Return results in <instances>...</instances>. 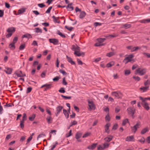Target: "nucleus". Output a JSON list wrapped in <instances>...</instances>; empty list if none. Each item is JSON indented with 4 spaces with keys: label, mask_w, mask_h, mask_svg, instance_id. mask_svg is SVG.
<instances>
[{
    "label": "nucleus",
    "mask_w": 150,
    "mask_h": 150,
    "mask_svg": "<svg viewBox=\"0 0 150 150\" xmlns=\"http://www.w3.org/2000/svg\"><path fill=\"white\" fill-rule=\"evenodd\" d=\"M111 94L113 96L116 98H120L122 97V93L119 91L112 92Z\"/></svg>",
    "instance_id": "nucleus-1"
},
{
    "label": "nucleus",
    "mask_w": 150,
    "mask_h": 150,
    "mask_svg": "<svg viewBox=\"0 0 150 150\" xmlns=\"http://www.w3.org/2000/svg\"><path fill=\"white\" fill-rule=\"evenodd\" d=\"M136 71L137 74L140 76H142L146 72V69L145 68L141 69L140 68H138Z\"/></svg>",
    "instance_id": "nucleus-2"
},
{
    "label": "nucleus",
    "mask_w": 150,
    "mask_h": 150,
    "mask_svg": "<svg viewBox=\"0 0 150 150\" xmlns=\"http://www.w3.org/2000/svg\"><path fill=\"white\" fill-rule=\"evenodd\" d=\"M134 57V56L132 54H131L128 55L123 60V62L125 63V64H126L128 62L133 60L132 59Z\"/></svg>",
    "instance_id": "nucleus-3"
},
{
    "label": "nucleus",
    "mask_w": 150,
    "mask_h": 150,
    "mask_svg": "<svg viewBox=\"0 0 150 150\" xmlns=\"http://www.w3.org/2000/svg\"><path fill=\"white\" fill-rule=\"evenodd\" d=\"M140 125V122H137L133 126L131 127V128L132 132L134 133H135L137 129L139 127Z\"/></svg>",
    "instance_id": "nucleus-4"
},
{
    "label": "nucleus",
    "mask_w": 150,
    "mask_h": 150,
    "mask_svg": "<svg viewBox=\"0 0 150 150\" xmlns=\"http://www.w3.org/2000/svg\"><path fill=\"white\" fill-rule=\"evenodd\" d=\"M127 110L129 114L130 115L132 116H133L135 111V109L134 108H128Z\"/></svg>",
    "instance_id": "nucleus-5"
},
{
    "label": "nucleus",
    "mask_w": 150,
    "mask_h": 150,
    "mask_svg": "<svg viewBox=\"0 0 150 150\" xmlns=\"http://www.w3.org/2000/svg\"><path fill=\"white\" fill-rule=\"evenodd\" d=\"M142 101L141 104L143 107L146 110H149L150 109L149 104L146 102H145L144 100Z\"/></svg>",
    "instance_id": "nucleus-6"
},
{
    "label": "nucleus",
    "mask_w": 150,
    "mask_h": 150,
    "mask_svg": "<svg viewBox=\"0 0 150 150\" xmlns=\"http://www.w3.org/2000/svg\"><path fill=\"white\" fill-rule=\"evenodd\" d=\"M88 105L90 109L95 110V106L92 101H88Z\"/></svg>",
    "instance_id": "nucleus-7"
},
{
    "label": "nucleus",
    "mask_w": 150,
    "mask_h": 150,
    "mask_svg": "<svg viewBox=\"0 0 150 150\" xmlns=\"http://www.w3.org/2000/svg\"><path fill=\"white\" fill-rule=\"evenodd\" d=\"M49 41L50 43H52L54 45H57L58 42V40L55 39H49Z\"/></svg>",
    "instance_id": "nucleus-8"
},
{
    "label": "nucleus",
    "mask_w": 150,
    "mask_h": 150,
    "mask_svg": "<svg viewBox=\"0 0 150 150\" xmlns=\"http://www.w3.org/2000/svg\"><path fill=\"white\" fill-rule=\"evenodd\" d=\"M63 107L61 106H57L56 108V111L57 112V114H56V116H57L58 115L59 113L61 111Z\"/></svg>",
    "instance_id": "nucleus-9"
},
{
    "label": "nucleus",
    "mask_w": 150,
    "mask_h": 150,
    "mask_svg": "<svg viewBox=\"0 0 150 150\" xmlns=\"http://www.w3.org/2000/svg\"><path fill=\"white\" fill-rule=\"evenodd\" d=\"M26 8H22L18 10L17 14L16 15H19L22 14L25 12Z\"/></svg>",
    "instance_id": "nucleus-10"
},
{
    "label": "nucleus",
    "mask_w": 150,
    "mask_h": 150,
    "mask_svg": "<svg viewBox=\"0 0 150 150\" xmlns=\"http://www.w3.org/2000/svg\"><path fill=\"white\" fill-rule=\"evenodd\" d=\"M110 124L108 123H107L105 126V131L108 134H109L110 133V131L108 129L109 127L110 126Z\"/></svg>",
    "instance_id": "nucleus-11"
},
{
    "label": "nucleus",
    "mask_w": 150,
    "mask_h": 150,
    "mask_svg": "<svg viewBox=\"0 0 150 150\" xmlns=\"http://www.w3.org/2000/svg\"><path fill=\"white\" fill-rule=\"evenodd\" d=\"M72 3L68 4V5L66 6V8L68 11H71L73 10L74 8L72 6Z\"/></svg>",
    "instance_id": "nucleus-12"
},
{
    "label": "nucleus",
    "mask_w": 150,
    "mask_h": 150,
    "mask_svg": "<svg viewBox=\"0 0 150 150\" xmlns=\"http://www.w3.org/2000/svg\"><path fill=\"white\" fill-rule=\"evenodd\" d=\"M46 119L47 122L48 124L52 123L53 121V119L50 116H47Z\"/></svg>",
    "instance_id": "nucleus-13"
},
{
    "label": "nucleus",
    "mask_w": 150,
    "mask_h": 150,
    "mask_svg": "<svg viewBox=\"0 0 150 150\" xmlns=\"http://www.w3.org/2000/svg\"><path fill=\"white\" fill-rule=\"evenodd\" d=\"M15 31V28L13 27L8 28L6 30L7 32L8 33H12V34Z\"/></svg>",
    "instance_id": "nucleus-14"
},
{
    "label": "nucleus",
    "mask_w": 150,
    "mask_h": 150,
    "mask_svg": "<svg viewBox=\"0 0 150 150\" xmlns=\"http://www.w3.org/2000/svg\"><path fill=\"white\" fill-rule=\"evenodd\" d=\"M6 70H4V71L8 74H11L12 72V69L11 68L8 67L6 68Z\"/></svg>",
    "instance_id": "nucleus-15"
},
{
    "label": "nucleus",
    "mask_w": 150,
    "mask_h": 150,
    "mask_svg": "<svg viewBox=\"0 0 150 150\" xmlns=\"http://www.w3.org/2000/svg\"><path fill=\"white\" fill-rule=\"evenodd\" d=\"M112 138L113 136L110 135L108 136L107 137L105 138L104 139L106 142H110L112 139Z\"/></svg>",
    "instance_id": "nucleus-16"
},
{
    "label": "nucleus",
    "mask_w": 150,
    "mask_h": 150,
    "mask_svg": "<svg viewBox=\"0 0 150 150\" xmlns=\"http://www.w3.org/2000/svg\"><path fill=\"white\" fill-rule=\"evenodd\" d=\"M74 54L78 56H80L82 55H84V53L83 52H80V50L75 51Z\"/></svg>",
    "instance_id": "nucleus-17"
},
{
    "label": "nucleus",
    "mask_w": 150,
    "mask_h": 150,
    "mask_svg": "<svg viewBox=\"0 0 150 150\" xmlns=\"http://www.w3.org/2000/svg\"><path fill=\"white\" fill-rule=\"evenodd\" d=\"M97 144H93L91 145L88 146L87 148L88 149L93 150L96 148Z\"/></svg>",
    "instance_id": "nucleus-18"
},
{
    "label": "nucleus",
    "mask_w": 150,
    "mask_h": 150,
    "mask_svg": "<svg viewBox=\"0 0 150 150\" xmlns=\"http://www.w3.org/2000/svg\"><path fill=\"white\" fill-rule=\"evenodd\" d=\"M134 137L133 136L127 137L125 139V141L127 142H130L133 140Z\"/></svg>",
    "instance_id": "nucleus-19"
},
{
    "label": "nucleus",
    "mask_w": 150,
    "mask_h": 150,
    "mask_svg": "<svg viewBox=\"0 0 150 150\" xmlns=\"http://www.w3.org/2000/svg\"><path fill=\"white\" fill-rule=\"evenodd\" d=\"M72 50L75 51L80 50V48L76 45H73L72 46Z\"/></svg>",
    "instance_id": "nucleus-20"
},
{
    "label": "nucleus",
    "mask_w": 150,
    "mask_h": 150,
    "mask_svg": "<svg viewBox=\"0 0 150 150\" xmlns=\"http://www.w3.org/2000/svg\"><path fill=\"white\" fill-rule=\"evenodd\" d=\"M66 57L67 61L70 63L71 64L74 65L75 64L74 62L72 60V59L70 57H69L68 56H67Z\"/></svg>",
    "instance_id": "nucleus-21"
},
{
    "label": "nucleus",
    "mask_w": 150,
    "mask_h": 150,
    "mask_svg": "<svg viewBox=\"0 0 150 150\" xmlns=\"http://www.w3.org/2000/svg\"><path fill=\"white\" fill-rule=\"evenodd\" d=\"M149 86H146L145 87H143L140 88V90L142 91V92H146L149 89Z\"/></svg>",
    "instance_id": "nucleus-22"
},
{
    "label": "nucleus",
    "mask_w": 150,
    "mask_h": 150,
    "mask_svg": "<svg viewBox=\"0 0 150 150\" xmlns=\"http://www.w3.org/2000/svg\"><path fill=\"white\" fill-rule=\"evenodd\" d=\"M86 13L84 11H81L79 15V18L81 19L83 18L86 15Z\"/></svg>",
    "instance_id": "nucleus-23"
},
{
    "label": "nucleus",
    "mask_w": 150,
    "mask_h": 150,
    "mask_svg": "<svg viewBox=\"0 0 150 150\" xmlns=\"http://www.w3.org/2000/svg\"><path fill=\"white\" fill-rule=\"evenodd\" d=\"M149 130V128L148 127H146V128L143 129L142 130L141 132V134H144L146 132H147Z\"/></svg>",
    "instance_id": "nucleus-24"
},
{
    "label": "nucleus",
    "mask_w": 150,
    "mask_h": 150,
    "mask_svg": "<svg viewBox=\"0 0 150 150\" xmlns=\"http://www.w3.org/2000/svg\"><path fill=\"white\" fill-rule=\"evenodd\" d=\"M16 74L18 77H23L25 76V74H23L21 71H20L18 73H17Z\"/></svg>",
    "instance_id": "nucleus-25"
},
{
    "label": "nucleus",
    "mask_w": 150,
    "mask_h": 150,
    "mask_svg": "<svg viewBox=\"0 0 150 150\" xmlns=\"http://www.w3.org/2000/svg\"><path fill=\"white\" fill-rule=\"evenodd\" d=\"M140 22L142 23H147L150 22V19H143L142 20L140 21Z\"/></svg>",
    "instance_id": "nucleus-26"
},
{
    "label": "nucleus",
    "mask_w": 150,
    "mask_h": 150,
    "mask_svg": "<svg viewBox=\"0 0 150 150\" xmlns=\"http://www.w3.org/2000/svg\"><path fill=\"white\" fill-rule=\"evenodd\" d=\"M131 25L130 24H125L123 25V26L121 27V28H124L127 29L130 27Z\"/></svg>",
    "instance_id": "nucleus-27"
},
{
    "label": "nucleus",
    "mask_w": 150,
    "mask_h": 150,
    "mask_svg": "<svg viewBox=\"0 0 150 150\" xmlns=\"http://www.w3.org/2000/svg\"><path fill=\"white\" fill-rule=\"evenodd\" d=\"M114 62H111L107 64L106 67L108 68L111 67L112 66H113L114 65Z\"/></svg>",
    "instance_id": "nucleus-28"
},
{
    "label": "nucleus",
    "mask_w": 150,
    "mask_h": 150,
    "mask_svg": "<svg viewBox=\"0 0 150 150\" xmlns=\"http://www.w3.org/2000/svg\"><path fill=\"white\" fill-rule=\"evenodd\" d=\"M31 37V35L29 34H26L23 35L22 36V38H30Z\"/></svg>",
    "instance_id": "nucleus-29"
},
{
    "label": "nucleus",
    "mask_w": 150,
    "mask_h": 150,
    "mask_svg": "<svg viewBox=\"0 0 150 150\" xmlns=\"http://www.w3.org/2000/svg\"><path fill=\"white\" fill-rule=\"evenodd\" d=\"M63 113L64 115H65L67 118L69 117V114L67 111V110L64 109L63 110Z\"/></svg>",
    "instance_id": "nucleus-30"
},
{
    "label": "nucleus",
    "mask_w": 150,
    "mask_h": 150,
    "mask_svg": "<svg viewBox=\"0 0 150 150\" xmlns=\"http://www.w3.org/2000/svg\"><path fill=\"white\" fill-rule=\"evenodd\" d=\"M140 48V47H132V52L136 51Z\"/></svg>",
    "instance_id": "nucleus-31"
},
{
    "label": "nucleus",
    "mask_w": 150,
    "mask_h": 150,
    "mask_svg": "<svg viewBox=\"0 0 150 150\" xmlns=\"http://www.w3.org/2000/svg\"><path fill=\"white\" fill-rule=\"evenodd\" d=\"M115 54V53L114 52H110L106 54V56L109 57H111Z\"/></svg>",
    "instance_id": "nucleus-32"
},
{
    "label": "nucleus",
    "mask_w": 150,
    "mask_h": 150,
    "mask_svg": "<svg viewBox=\"0 0 150 150\" xmlns=\"http://www.w3.org/2000/svg\"><path fill=\"white\" fill-rule=\"evenodd\" d=\"M139 98L140 99L142 100V101H143V100H144L145 102H146V100H150V97H148V98H143L142 97H139Z\"/></svg>",
    "instance_id": "nucleus-33"
},
{
    "label": "nucleus",
    "mask_w": 150,
    "mask_h": 150,
    "mask_svg": "<svg viewBox=\"0 0 150 150\" xmlns=\"http://www.w3.org/2000/svg\"><path fill=\"white\" fill-rule=\"evenodd\" d=\"M128 119H126L123 121L122 125L123 126L125 125L128 122Z\"/></svg>",
    "instance_id": "nucleus-34"
},
{
    "label": "nucleus",
    "mask_w": 150,
    "mask_h": 150,
    "mask_svg": "<svg viewBox=\"0 0 150 150\" xmlns=\"http://www.w3.org/2000/svg\"><path fill=\"white\" fill-rule=\"evenodd\" d=\"M57 34L62 38H65L66 37L65 35L63 34L59 30L57 31Z\"/></svg>",
    "instance_id": "nucleus-35"
},
{
    "label": "nucleus",
    "mask_w": 150,
    "mask_h": 150,
    "mask_svg": "<svg viewBox=\"0 0 150 150\" xmlns=\"http://www.w3.org/2000/svg\"><path fill=\"white\" fill-rule=\"evenodd\" d=\"M35 114H33L29 118V120L32 121H33L35 117Z\"/></svg>",
    "instance_id": "nucleus-36"
},
{
    "label": "nucleus",
    "mask_w": 150,
    "mask_h": 150,
    "mask_svg": "<svg viewBox=\"0 0 150 150\" xmlns=\"http://www.w3.org/2000/svg\"><path fill=\"white\" fill-rule=\"evenodd\" d=\"M81 136V134L80 133H77L75 137L77 139H78Z\"/></svg>",
    "instance_id": "nucleus-37"
},
{
    "label": "nucleus",
    "mask_w": 150,
    "mask_h": 150,
    "mask_svg": "<svg viewBox=\"0 0 150 150\" xmlns=\"http://www.w3.org/2000/svg\"><path fill=\"white\" fill-rule=\"evenodd\" d=\"M52 18L53 19V21L54 23H59V22H58L57 20L58 19V18L54 16H53L52 17Z\"/></svg>",
    "instance_id": "nucleus-38"
},
{
    "label": "nucleus",
    "mask_w": 150,
    "mask_h": 150,
    "mask_svg": "<svg viewBox=\"0 0 150 150\" xmlns=\"http://www.w3.org/2000/svg\"><path fill=\"white\" fill-rule=\"evenodd\" d=\"M35 32L36 33H41L42 32V30L40 28H35Z\"/></svg>",
    "instance_id": "nucleus-39"
},
{
    "label": "nucleus",
    "mask_w": 150,
    "mask_h": 150,
    "mask_svg": "<svg viewBox=\"0 0 150 150\" xmlns=\"http://www.w3.org/2000/svg\"><path fill=\"white\" fill-rule=\"evenodd\" d=\"M105 40V38H98L97 39V40L98 41V42H100L101 43L103 42Z\"/></svg>",
    "instance_id": "nucleus-40"
},
{
    "label": "nucleus",
    "mask_w": 150,
    "mask_h": 150,
    "mask_svg": "<svg viewBox=\"0 0 150 150\" xmlns=\"http://www.w3.org/2000/svg\"><path fill=\"white\" fill-rule=\"evenodd\" d=\"M53 145H52V147L50 150H53L54 149L56 145L58 144L57 142H56L54 143H53Z\"/></svg>",
    "instance_id": "nucleus-41"
},
{
    "label": "nucleus",
    "mask_w": 150,
    "mask_h": 150,
    "mask_svg": "<svg viewBox=\"0 0 150 150\" xmlns=\"http://www.w3.org/2000/svg\"><path fill=\"white\" fill-rule=\"evenodd\" d=\"M24 122H23V121H20V126L22 129H23L24 127Z\"/></svg>",
    "instance_id": "nucleus-42"
},
{
    "label": "nucleus",
    "mask_w": 150,
    "mask_h": 150,
    "mask_svg": "<svg viewBox=\"0 0 150 150\" xmlns=\"http://www.w3.org/2000/svg\"><path fill=\"white\" fill-rule=\"evenodd\" d=\"M15 44L13 43V42H12V43H11L9 46V47L10 48H13V49H14L15 48L14 44Z\"/></svg>",
    "instance_id": "nucleus-43"
},
{
    "label": "nucleus",
    "mask_w": 150,
    "mask_h": 150,
    "mask_svg": "<svg viewBox=\"0 0 150 150\" xmlns=\"http://www.w3.org/2000/svg\"><path fill=\"white\" fill-rule=\"evenodd\" d=\"M59 72L63 75H66L67 74V73L63 70H60Z\"/></svg>",
    "instance_id": "nucleus-44"
},
{
    "label": "nucleus",
    "mask_w": 150,
    "mask_h": 150,
    "mask_svg": "<svg viewBox=\"0 0 150 150\" xmlns=\"http://www.w3.org/2000/svg\"><path fill=\"white\" fill-rule=\"evenodd\" d=\"M109 146V144L107 143H105L103 144L104 149L108 148Z\"/></svg>",
    "instance_id": "nucleus-45"
},
{
    "label": "nucleus",
    "mask_w": 150,
    "mask_h": 150,
    "mask_svg": "<svg viewBox=\"0 0 150 150\" xmlns=\"http://www.w3.org/2000/svg\"><path fill=\"white\" fill-rule=\"evenodd\" d=\"M133 78L136 81H138L140 80V78L139 76H133Z\"/></svg>",
    "instance_id": "nucleus-46"
},
{
    "label": "nucleus",
    "mask_w": 150,
    "mask_h": 150,
    "mask_svg": "<svg viewBox=\"0 0 150 150\" xmlns=\"http://www.w3.org/2000/svg\"><path fill=\"white\" fill-rule=\"evenodd\" d=\"M25 44H23L21 45L19 47V49L20 50H23L25 47Z\"/></svg>",
    "instance_id": "nucleus-47"
},
{
    "label": "nucleus",
    "mask_w": 150,
    "mask_h": 150,
    "mask_svg": "<svg viewBox=\"0 0 150 150\" xmlns=\"http://www.w3.org/2000/svg\"><path fill=\"white\" fill-rule=\"evenodd\" d=\"M150 84V81L149 80H147L146 81L144 82V85L145 86H146L147 85H149Z\"/></svg>",
    "instance_id": "nucleus-48"
},
{
    "label": "nucleus",
    "mask_w": 150,
    "mask_h": 150,
    "mask_svg": "<svg viewBox=\"0 0 150 150\" xmlns=\"http://www.w3.org/2000/svg\"><path fill=\"white\" fill-rule=\"evenodd\" d=\"M110 117L108 114L105 117V121H110Z\"/></svg>",
    "instance_id": "nucleus-49"
},
{
    "label": "nucleus",
    "mask_w": 150,
    "mask_h": 150,
    "mask_svg": "<svg viewBox=\"0 0 150 150\" xmlns=\"http://www.w3.org/2000/svg\"><path fill=\"white\" fill-rule=\"evenodd\" d=\"M103 45V44L102 43L98 42L95 44V46L97 47L101 46Z\"/></svg>",
    "instance_id": "nucleus-50"
},
{
    "label": "nucleus",
    "mask_w": 150,
    "mask_h": 150,
    "mask_svg": "<svg viewBox=\"0 0 150 150\" xmlns=\"http://www.w3.org/2000/svg\"><path fill=\"white\" fill-rule=\"evenodd\" d=\"M130 71L129 70H125V75H128L130 74Z\"/></svg>",
    "instance_id": "nucleus-51"
},
{
    "label": "nucleus",
    "mask_w": 150,
    "mask_h": 150,
    "mask_svg": "<svg viewBox=\"0 0 150 150\" xmlns=\"http://www.w3.org/2000/svg\"><path fill=\"white\" fill-rule=\"evenodd\" d=\"M61 96L64 98L65 99H69L71 98V96H64L63 95H61Z\"/></svg>",
    "instance_id": "nucleus-52"
},
{
    "label": "nucleus",
    "mask_w": 150,
    "mask_h": 150,
    "mask_svg": "<svg viewBox=\"0 0 150 150\" xmlns=\"http://www.w3.org/2000/svg\"><path fill=\"white\" fill-rule=\"evenodd\" d=\"M51 84H46L45 87L46 88V89H48L51 88Z\"/></svg>",
    "instance_id": "nucleus-53"
},
{
    "label": "nucleus",
    "mask_w": 150,
    "mask_h": 150,
    "mask_svg": "<svg viewBox=\"0 0 150 150\" xmlns=\"http://www.w3.org/2000/svg\"><path fill=\"white\" fill-rule=\"evenodd\" d=\"M138 141L142 143L143 144L145 142V139L143 137L139 140Z\"/></svg>",
    "instance_id": "nucleus-54"
},
{
    "label": "nucleus",
    "mask_w": 150,
    "mask_h": 150,
    "mask_svg": "<svg viewBox=\"0 0 150 150\" xmlns=\"http://www.w3.org/2000/svg\"><path fill=\"white\" fill-rule=\"evenodd\" d=\"M102 25V23L98 22H95L94 23V25L95 26L97 27L98 26H100Z\"/></svg>",
    "instance_id": "nucleus-55"
},
{
    "label": "nucleus",
    "mask_w": 150,
    "mask_h": 150,
    "mask_svg": "<svg viewBox=\"0 0 150 150\" xmlns=\"http://www.w3.org/2000/svg\"><path fill=\"white\" fill-rule=\"evenodd\" d=\"M32 136H30L27 139V143L26 144L28 143L29 142L32 140Z\"/></svg>",
    "instance_id": "nucleus-56"
},
{
    "label": "nucleus",
    "mask_w": 150,
    "mask_h": 150,
    "mask_svg": "<svg viewBox=\"0 0 150 150\" xmlns=\"http://www.w3.org/2000/svg\"><path fill=\"white\" fill-rule=\"evenodd\" d=\"M32 89V88L31 87H28L27 88L26 91V93H28L31 92Z\"/></svg>",
    "instance_id": "nucleus-57"
},
{
    "label": "nucleus",
    "mask_w": 150,
    "mask_h": 150,
    "mask_svg": "<svg viewBox=\"0 0 150 150\" xmlns=\"http://www.w3.org/2000/svg\"><path fill=\"white\" fill-rule=\"evenodd\" d=\"M52 6L50 7L47 9V10L46 11L45 13H49L50 11L52 8Z\"/></svg>",
    "instance_id": "nucleus-58"
},
{
    "label": "nucleus",
    "mask_w": 150,
    "mask_h": 150,
    "mask_svg": "<svg viewBox=\"0 0 150 150\" xmlns=\"http://www.w3.org/2000/svg\"><path fill=\"white\" fill-rule=\"evenodd\" d=\"M26 114L25 113H24L23 115V119L21 121H23V122H24V121L26 120Z\"/></svg>",
    "instance_id": "nucleus-59"
},
{
    "label": "nucleus",
    "mask_w": 150,
    "mask_h": 150,
    "mask_svg": "<svg viewBox=\"0 0 150 150\" xmlns=\"http://www.w3.org/2000/svg\"><path fill=\"white\" fill-rule=\"evenodd\" d=\"M59 92L62 93H64L65 92L64 88H61L59 91Z\"/></svg>",
    "instance_id": "nucleus-60"
},
{
    "label": "nucleus",
    "mask_w": 150,
    "mask_h": 150,
    "mask_svg": "<svg viewBox=\"0 0 150 150\" xmlns=\"http://www.w3.org/2000/svg\"><path fill=\"white\" fill-rule=\"evenodd\" d=\"M65 28L69 31H71L73 28L72 27H68L67 26H65Z\"/></svg>",
    "instance_id": "nucleus-61"
},
{
    "label": "nucleus",
    "mask_w": 150,
    "mask_h": 150,
    "mask_svg": "<svg viewBox=\"0 0 150 150\" xmlns=\"http://www.w3.org/2000/svg\"><path fill=\"white\" fill-rule=\"evenodd\" d=\"M90 133L89 132H87L86 133H85L83 136V138H85L86 137L88 136H89L90 135Z\"/></svg>",
    "instance_id": "nucleus-62"
},
{
    "label": "nucleus",
    "mask_w": 150,
    "mask_h": 150,
    "mask_svg": "<svg viewBox=\"0 0 150 150\" xmlns=\"http://www.w3.org/2000/svg\"><path fill=\"white\" fill-rule=\"evenodd\" d=\"M117 125L116 124H115L113 126L112 129L115 130H116L117 128Z\"/></svg>",
    "instance_id": "nucleus-63"
},
{
    "label": "nucleus",
    "mask_w": 150,
    "mask_h": 150,
    "mask_svg": "<svg viewBox=\"0 0 150 150\" xmlns=\"http://www.w3.org/2000/svg\"><path fill=\"white\" fill-rule=\"evenodd\" d=\"M103 149H104L103 147H102L101 145H99L98 147V150H103Z\"/></svg>",
    "instance_id": "nucleus-64"
}]
</instances>
